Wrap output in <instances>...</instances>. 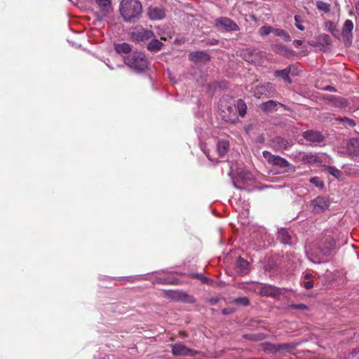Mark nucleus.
<instances>
[{
  "instance_id": "37998d69",
  "label": "nucleus",
  "mask_w": 359,
  "mask_h": 359,
  "mask_svg": "<svg viewBox=\"0 0 359 359\" xmlns=\"http://www.w3.org/2000/svg\"><path fill=\"white\" fill-rule=\"evenodd\" d=\"M303 44V41L296 39L293 41V45L295 48H299Z\"/></svg>"
},
{
  "instance_id": "c85d7f7f",
  "label": "nucleus",
  "mask_w": 359,
  "mask_h": 359,
  "mask_svg": "<svg viewBox=\"0 0 359 359\" xmlns=\"http://www.w3.org/2000/svg\"><path fill=\"white\" fill-rule=\"evenodd\" d=\"M273 34L276 36H280L286 42L291 41V37L289 34L283 29L273 28Z\"/></svg>"
},
{
  "instance_id": "c756f323",
  "label": "nucleus",
  "mask_w": 359,
  "mask_h": 359,
  "mask_svg": "<svg viewBox=\"0 0 359 359\" xmlns=\"http://www.w3.org/2000/svg\"><path fill=\"white\" fill-rule=\"evenodd\" d=\"M237 110L241 116H244L247 113V106L241 99L238 100L236 105Z\"/></svg>"
},
{
  "instance_id": "4be33fe9",
  "label": "nucleus",
  "mask_w": 359,
  "mask_h": 359,
  "mask_svg": "<svg viewBox=\"0 0 359 359\" xmlns=\"http://www.w3.org/2000/svg\"><path fill=\"white\" fill-rule=\"evenodd\" d=\"M163 43L158 39H156V36L150 39V41L147 45V48L151 52H158L161 50L163 46Z\"/></svg>"
},
{
  "instance_id": "412c9836",
  "label": "nucleus",
  "mask_w": 359,
  "mask_h": 359,
  "mask_svg": "<svg viewBox=\"0 0 359 359\" xmlns=\"http://www.w3.org/2000/svg\"><path fill=\"white\" fill-rule=\"evenodd\" d=\"M290 72H291V67L288 66L283 69L276 70L274 72V75L277 77H280L286 83H290L292 82V79L290 77Z\"/></svg>"
},
{
  "instance_id": "864d4df0",
  "label": "nucleus",
  "mask_w": 359,
  "mask_h": 359,
  "mask_svg": "<svg viewBox=\"0 0 359 359\" xmlns=\"http://www.w3.org/2000/svg\"><path fill=\"white\" fill-rule=\"evenodd\" d=\"M244 59L249 62H254V60L252 59V55H250L249 57H246L245 56Z\"/></svg>"
},
{
  "instance_id": "a18cd8bd",
  "label": "nucleus",
  "mask_w": 359,
  "mask_h": 359,
  "mask_svg": "<svg viewBox=\"0 0 359 359\" xmlns=\"http://www.w3.org/2000/svg\"><path fill=\"white\" fill-rule=\"evenodd\" d=\"M194 276H196V278H201L203 283H208L210 281V279L208 278L202 277V276L200 274H196Z\"/></svg>"
},
{
  "instance_id": "cd10ccee",
  "label": "nucleus",
  "mask_w": 359,
  "mask_h": 359,
  "mask_svg": "<svg viewBox=\"0 0 359 359\" xmlns=\"http://www.w3.org/2000/svg\"><path fill=\"white\" fill-rule=\"evenodd\" d=\"M114 49L118 53H129L131 51V46L128 43H116Z\"/></svg>"
},
{
  "instance_id": "ea45409f",
  "label": "nucleus",
  "mask_w": 359,
  "mask_h": 359,
  "mask_svg": "<svg viewBox=\"0 0 359 359\" xmlns=\"http://www.w3.org/2000/svg\"><path fill=\"white\" fill-rule=\"evenodd\" d=\"M290 308L292 309H301L304 310L306 309L308 307L304 304H292L290 306Z\"/></svg>"
},
{
  "instance_id": "f03ea898",
  "label": "nucleus",
  "mask_w": 359,
  "mask_h": 359,
  "mask_svg": "<svg viewBox=\"0 0 359 359\" xmlns=\"http://www.w3.org/2000/svg\"><path fill=\"white\" fill-rule=\"evenodd\" d=\"M299 345V342L283 343V344H272L271 342H263L260 344L262 351L266 354H276L282 352L283 355L286 353H291Z\"/></svg>"
},
{
  "instance_id": "a211bd4d",
  "label": "nucleus",
  "mask_w": 359,
  "mask_h": 359,
  "mask_svg": "<svg viewBox=\"0 0 359 359\" xmlns=\"http://www.w3.org/2000/svg\"><path fill=\"white\" fill-rule=\"evenodd\" d=\"M189 59L191 62L196 63L208 61L210 60V56L205 51L198 50L190 53L189 55Z\"/></svg>"
},
{
  "instance_id": "3c124183",
  "label": "nucleus",
  "mask_w": 359,
  "mask_h": 359,
  "mask_svg": "<svg viewBox=\"0 0 359 359\" xmlns=\"http://www.w3.org/2000/svg\"><path fill=\"white\" fill-rule=\"evenodd\" d=\"M278 105H280V107H282L285 110H287V111H290V108L289 107H287V105L285 104H283L280 102H278Z\"/></svg>"
},
{
  "instance_id": "6e6d98bb",
  "label": "nucleus",
  "mask_w": 359,
  "mask_h": 359,
  "mask_svg": "<svg viewBox=\"0 0 359 359\" xmlns=\"http://www.w3.org/2000/svg\"><path fill=\"white\" fill-rule=\"evenodd\" d=\"M201 128H195L196 132V133H198V137H199V139H201V136H200V135H201Z\"/></svg>"
},
{
  "instance_id": "c03bdc74",
  "label": "nucleus",
  "mask_w": 359,
  "mask_h": 359,
  "mask_svg": "<svg viewBox=\"0 0 359 359\" xmlns=\"http://www.w3.org/2000/svg\"><path fill=\"white\" fill-rule=\"evenodd\" d=\"M312 278H313L312 273H306L304 274L302 280H311Z\"/></svg>"
},
{
  "instance_id": "2eb2a0df",
  "label": "nucleus",
  "mask_w": 359,
  "mask_h": 359,
  "mask_svg": "<svg viewBox=\"0 0 359 359\" xmlns=\"http://www.w3.org/2000/svg\"><path fill=\"white\" fill-rule=\"evenodd\" d=\"M302 137L307 142H309L311 144L320 143L324 140V137L321 133L313 130H308L304 131L302 133Z\"/></svg>"
},
{
  "instance_id": "5fc2aeb1",
  "label": "nucleus",
  "mask_w": 359,
  "mask_h": 359,
  "mask_svg": "<svg viewBox=\"0 0 359 359\" xmlns=\"http://www.w3.org/2000/svg\"><path fill=\"white\" fill-rule=\"evenodd\" d=\"M355 11H356L357 15L359 17V1L355 3Z\"/></svg>"
},
{
  "instance_id": "bb28decb",
  "label": "nucleus",
  "mask_w": 359,
  "mask_h": 359,
  "mask_svg": "<svg viewBox=\"0 0 359 359\" xmlns=\"http://www.w3.org/2000/svg\"><path fill=\"white\" fill-rule=\"evenodd\" d=\"M267 335L264 333L245 334L243 338L252 341H260L265 339Z\"/></svg>"
},
{
  "instance_id": "a878e982",
  "label": "nucleus",
  "mask_w": 359,
  "mask_h": 359,
  "mask_svg": "<svg viewBox=\"0 0 359 359\" xmlns=\"http://www.w3.org/2000/svg\"><path fill=\"white\" fill-rule=\"evenodd\" d=\"M353 23L351 20H346L341 30V34L344 37H348L351 36L352 31L353 29Z\"/></svg>"
},
{
  "instance_id": "72a5a7b5",
  "label": "nucleus",
  "mask_w": 359,
  "mask_h": 359,
  "mask_svg": "<svg viewBox=\"0 0 359 359\" xmlns=\"http://www.w3.org/2000/svg\"><path fill=\"white\" fill-rule=\"evenodd\" d=\"M234 303L239 305L248 306L250 304V301L248 297H242L235 299Z\"/></svg>"
},
{
  "instance_id": "8fccbe9b",
  "label": "nucleus",
  "mask_w": 359,
  "mask_h": 359,
  "mask_svg": "<svg viewBox=\"0 0 359 359\" xmlns=\"http://www.w3.org/2000/svg\"><path fill=\"white\" fill-rule=\"evenodd\" d=\"M242 173H244L245 176L243 177L245 180H250V173L248 172H245V171H242L239 173V175H241Z\"/></svg>"
},
{
  "instance_id": "7ed1b4c3",
  "label": "nucleus",
  "mask_w": 359,
  "mask_h": 359,
  "mask_svg": "<svg viewBox=\"0 0 359 359\" xmlns=\"http://www.w3.org/2000/svg\"><path fill=\"white\" fill-rule=\"evenodd\" d=\"M124 62L130 68L137 72L144 71L148 66L147 60L142 53H134L124 58Z\"/></svg>"
},
{
  "instance_id": "09e8293b",
  "label": "nucleus",
  "mask_w": 359,
  "mask_h": 359,
  "mask_svg": "<svg viewBox=\"0 0 359 359\" xmlns=\"http://www.w3.org/2000/svg\"><path fill=\"white\" fill-rule=\"evenodd\" d=\"M307 258H308V259H309L310 262H313V263H314V264H320V263L322 262H321V261H320V260H317V261L314 260V259H313L310 255H309L308 254H307Z\"/></svg>"
},
{
  "instance_id": "c9c22d12",
  "label": "nucleus",
  "mask_w": 359,
  "mask_h": 359,
  "mask_svg": "<svg viewBox=\"0 0 359 359\" xmlns=\"http://www.w3.org/2000/svg\"><path fill=\"white\" fill-rule=\"evenodd\" d=\"M309 182L311 184H314L316 187H318V188L323 187V182L318 177H311L309 180Z\"/></svg>"
},
{
  "instance_id": "603ef678",
  "label": "nucleus",
  "mask_w": 359,
  "mask_h": 359,
  "mask_svg": "<svg viewBox=\"0 0 359 359\" xmlns=\"http://www.w3.org/2000/svg\"><path fill=\"white\" fill-rule=\"evenodd\" d=\"M358 352H356L355 351H353L351 353H350L348 358L353 359L355 356L358 354Z\"/></svg>"
},
{
  "instance_id": "a19ab883",
  "label": "nucleus",
  "mask_w": 359,
  "mask_h": 359,
  "mask_svg": "<svg viewBox=\"0 0 359 359\" xmlns=\"http://www.w3.org/2000/svg\"><path fill=\"white\" fill-rule=\"evenodd\" d=\"M156 282L157 283H161V284H165V283L172 284V283H174V281H172L170 279H165V278H158L156 279Z\"/></svg>"
},
{
  "instance_id": "f257e3e1",
  "label": "nucleus",
  "mask_w": 359,
  "mask_h": 359,
  "mask_svg": "<svg viewBox=\"0 0 359 359\" xmlns=\"http://www.w3.org/2000/svg\"><path fill=\"white\" fill-rule=\"evenodd\" d=\"M119 12L124 22H137L142 12V4L139 0H122L119 4Z\"/></svg>"
},
{
  "instance_id": "9b49d317",
  "label": "nucleus",
  "mask_w": 359,
  "mask_h": 359,
  "mask_svg": "<svg viewBox=\"0 0 359 359\" xmlns=\"http://www.w3.org/2000/svg\"><path fill=\"white\" fill-rule=\"evenodd\" d=\"M274 91V86L271 83L257 86L253 89V95L257 98L270 97Z\"/></svg>"
},
{
  "instance_id": "e2e57ef3",
  "label": "nucleus",
  "mask_w": 359,
  "mask_h": 359,
  "mask_svg": "<svg viewBox=\"0 0 359 359\" xmlns=\"http://www.w3.org/2000/svg\"><path fill=\"white\" fill-rule=\"evenodd\" d=\"M118 67H123V65H118Z\"/></svg>"
},
{
  "instance_id": "49530a36",
  "label": "nucleus",
  "mask_w": 359,
  "mask_h": 359,
  "mask_svg": "<svg viewBox=\"0 0 359 359\" xmlns=\"http://www.w3.org/2000/svg\"><path fill=\"white\" fill-rule=\"evenodd\" d=\"M209 302H210V304L215 305V304H217L219 302V298L213 297V298H211L209 300Z\"/></svg>"
},
{
  "instance_id": "2f4dec72",
  "label": "nucleus",
  "mask_w": 359,
  "mask_h": 359,
  "mask_svg": "<svg viewBox=\"0 0 359 359\" xmlns=\"http://www.w3.org/2000/svg\"><path fill=\"white\" fill-rule=\"evenodd\" d=\"M273 27L271 26H262L259 29V33L261 36H266L271 33H273Z\"/></svg>"
},
{
  "instance_id": "13d9d810",
  "label": "nucleus",
  "mask_w": 359,
  "mask_h": 359,
  "mask_svg": "<svg viewBox=\"0 0 359 359\" xmlns=\"http://www.w3.org/2000/svg\"><path fill=\"white\" fill-rule=\"evenodd\" d=\"M213 41H212V42L210 43V44H212V45H215V44H217V40H215V39H214Z\"/></svg>"
},
{
  "instance_id": "f704fd0d",
  "label": "nucleus",
  "mask_w": 359,
  "mask_h": 359,
  "mask_svg": "<svg viewBox=\"0 0 359 359\" xmlns=\"http://www.w3.org/2000/svg\"><path fill=\"white\" fill-rule=\"evenodd\" d=\"M294 20L296 27L301 31H304L305 29V27L303 25V21L301 19V17L299 15H295Z\"/></svg>"
},
{
  "instance_id": "20e7f679",
  "label": "nucleus",
  "mask_w": 359,
  "mask_h": 359,
  "mask_svg": "<svg viewBox=\"0 0 359 359\" xmlns=\"http://www.w3.org/2000/svg\"><path fill=\"white\" fill-rule=\"evenodd\" d=\"M262 154L270 164L283 168L285 172H294L296 170L293 165L283 157L273 155L268 151H264Z\"/></svg>"
},
{
  "instance_id": "e433bc0d",
  "label": "nucleus",
  "mask_w": 359,
  "mask_h": 359,
  "mask_svg": "<svg viewBox=\"0 0 359 359\" xmlns=\"http://www.w3.org/2000/svg\"><path fill=\"white\" fill-rule=\"evenodd\" d=\"M317 7L318 9L323 11L325 12H328L330 11V5L327 3H325L323 1H318L317 2Z\"/></svg>"
},
{
  "instance_id": "473e14b6",
  "label": "nucleus",
  "mask_w": 359,
  "mask_h": 359,
  "mask_svg": "<svg viewBox=\"0 0 359 359\" xmlns=\"http://www.w3.org/2000/svg\"><path fill=\"white\" fill-rule=\"evenodd\" d=\"M327 170L329 173L333 175L336 178H339L341 175V172L339 170L333 166H327Z\"/></svg>"
},
{
  "instance_id": "5701e85b",
  "label": "nucleus",
  "mask_w": 359,
  "mask_h": 359,
  "mask_svg": "<svg viewBox=\"0 0 359 359\" xmlns=\"http://www.w3.org/2000/svg\"><path fill=\"white\" fill-rule=\"evenodd\" d=\"M278 106V102L274 100H269L265 102H262L259 107L261 110L265 113H270L276 111V107Z\"/></svg>"
},
{
  "instance_id": "58836bf2",
  "label": "nucleus",
  "mask_w": 359,
  "mask_h": 359,
  "mask_svg": "<svg viewBox=\"0 0 359 359\" xmlns=\"http://www.w3.org/2000/svg\"><path fill=\"white\" fill-rule=\"evenodd\" d=\"M301 285L306 290H311L313 287V283L312 280H301Z\"/></svg>"
},
{
  "instance_id": "393cba45",
  "label": "nucleus",
  "mask_w": 359,
  "mask_h": 359,
  "mask_svg": "<svg viewBox=\"0 0 359 359\" xmlns=\"http://www.w3.org/2000/svg\"><path fill=\"white\" fill-rule=\"evenodd\" d=\"M229 147V142L226 140H219L217 142V151L220 156L226 154Z\"/></svg>"
},
{
  "instance_id": "052dcab7",
  "label": "nucleus",
  "mask_w": 359,
  "mask_h": 359,
  "mask_svg": "<svg viewBox=\"0 0 359 359\" xmlns=\"http://www.w3.org/2000/svg\"><path fill=\"white\" fill-rule=\"evenodd\" d=\"M339 102H340V104H343L344 103V100H342V99L339 100Z\"/></svg>"
},
{
  "instance_id": "0e129e2a",
  "label": "nucleus",
  "mask_w": 359,
  "mask_h": 359,
  "mask_svg": "<svg viewBox=\"0 0 359 359\" xmlns=\"http://www.w3.org/2000/svg\"><path fill=\"white\" fill-rule=\"evenodd\" d=\"M358 170L359 171V166H358Z\"/></svg>"
},
{
  "instance_id": "f3484780",
  "label": "nucleus",
  "mask_w": 359,
  "mask_h": 359,
  "mask_svg": "<svg viewBox=\"0 0 359 359\" xmlns=\"http://www.w3.org/2000/svg\"><path fill=\"white\" fill-rule=\"evenodd\" d=\"M99 8L100 14L102 17L107 16L112 11V6L110 0H95Z\"/></svg>"
},
{
  "instance_id": "ddd939ff",
  "label": "nucleus",
  "mask_w": 359,
  "mask_h": 359,
  "mask_svg": "<svg viewBox=\"0 0 359 359\" xmlns=\"http://www.w3.org/2000/svg\"><path fill=\"white\" fill-rule=\"evenodd\" d=\"M271 145L275 151H282L291 147L293 145V142L292 140L278 136L271 140Z\"/></svg>"
},
{
  "instance_id": "6e6552de",
  "label": "nucleus",
  "mask_w": 359,
  "mask_h": 359,
  "mask_svg": "<svg viewBox=\"0 0 359 359\" xmlns=\"http://www.w3.org/2000/svg\"><path fill=\"white\" fill-rule=\"evenodd\" d=\"M215 25L219 29L224 32L238 31V25L231 18L226 17H220L215 20Z\"/></svg>"
},
{
  "instance_id": "f8f14e48",
  "label": "nucleus",
  "mask_w": 359,
  "mask_h": 359,
  "mask_svg": "<svg viewBox=\"0 0 359 359\" xmlns=\"http://www.w3.org/2000/svg\"><path fill=\"white\" fill-rule=\"evenodd\" d=\"M252 285L255 287V290L259 285H261L259 294L262 297H278L280 294V288L274 285L262 283H252Z\"/></svg>"
},
{
  "instance_id": "7c9ffc66",
  "label": "nucleus",
  "mask_w": 359,
  "mask_h": 359,
  "mask_svg": "<svg viewBox=\"0 0 359 359\" xmlns=\"http://www.w3.org/2000/svg\"><path fill=\"white\" fill-rule=\"evenodd\" d=\"M236 266L239 269L240 271L245 272L248 269V262L241 257H239L236 260Z\"/></svg>"
},
{
  "instance_id": "1a4fd4ad",
  "label": "nucleus",
  "mask_w": 359,
  "mask_h": 359,
  "mask_svg": "<svg viewBox=\"0 0 359 359\" xmlns=\"http://www.w3.org/2000/svg\"><path fill=\"white\" fill-rule=\"evenodd\" d=\"M336 248L335 241L331 236H326L322 238L318 244L320 252L324 256L331 255Z\"/></svg>"
},
{
  "instance_id": "4468645a",
  "label": "nucleus",
  "mask_w": 359,
  "mask_h": 359,
  "mask_svg": "<svg viewBox=\"0 0 359 359\" xmlns=\"http://www.w3.org/2000/svg\"><path fill=\"white\" fill-rule=\"evenodd\" d=\"M172 353L176 356H194L198 351L188 348L182 343H176L172 346Z\"/></svg>"
},
{
  "instance_id": "aec40b11",
  "label": "nucleus",
  "mask_w": 359,
  "mask_h": 359,
  "mask_svg": "<svg viewBox=\"0 0 359 359\" xmlns=\"http://www.w3.org/2000/svg\"><path fill=\"white\" fill-rule=\"evenodd\" d=\"M170 297L175 301H182L188 303L194 302V298L184 292H172Z\"/></svg>"
},
{
  "instance_id": "39448f33",
  "label": "nucleus",
  "mask_w": 359,
  "mask_h": 359,
  "mask_svg": "<svg viewBox=\"0 0 359 359\" xmlns=\"http://www.w3.org/2000/svg\"><path fill=\"white\" fill-rule=\"evenodd\" d=\"M219 110L222 118L226 122L235 123L238 118L236 115V107L233 104L221 100L219 103Z\"/></svg>"
},
{
  "instance_id": "0eeeda50",
  "label": "nucleus",
  "mask_w": 359,
  "mask_h": 359,
  "mask_svg": "<svg viewBox=\"0 0 359 359\" xmlns=\"http://www.w3.org/2000/svg\"><path fill=\"white\" fill-rule=\"evenodd\" d=\"M330 205L329 198L325 196L316 197L311 201L310 208L312 212L319 214L325 211Z\"/></svg>"
},
{
  "instance_id": "dca6fc26",
  "label": "nucleus",
  "mask_w": 359,
  "mask_h": 359,
  "mask_svg": "<svg viewBox=\"0 0 359 359\" xmlns=\"http://www.w3.org/2000/svg\"><path fill=\"white\" fill-rule=\"evenodd\" d=\"M147 14L151 20H160L165 18V9L161 6H149Z\"/></svg>"
},
{
  "instance_id": "4d7b16f0",
  "label": "nucleus",
  "mask_w": 359,
  "mask_h": 359,
  "mask_svg": "<svg viewBox=\"0 0 359 359\" xmlns=\"http://www.w3.org/2000/svg\"><path fill=\"white\" fill-rule=\"evenodd\" d=\"M326 90H328L330 91H334V87H332L330 86H327L326 88H325Z\"/></svg>"
},
{
  "instance_id": "79ce46f5",
  "label": "nucleus",
  "mask_w": 359,
  "mask_h": 359,
  "mask_svg": "<svg viewBox=\"0 0 359 359\" xmlns=\"http://www.w3.org/2000/svg\"><path fill=\"white\" fill-rule=\"evenodd\" d=\"M126 279H127L128 281L134 282L135 280H142V277L141 276H128V277H126Z\"/></svg>"
},
{
  "instance_id": "bf43d9fd",
  "label": "nucleus",
  "mask_w": 359,
  "mask_h": 359,
  "mask_svg": "<svg viewBox=\"0 0 359 359\" xmlns=\"http://www.w3.org/2000/svg\"><path fill=\"white\" fill-rule=\"evenodd\" d=\"M108 66V67L110 69H114V67H111V65H107Z\"/></svg>"
},
{
  "instance_id": "de8ad7c7",
  "label": "nucleus",
  "mask_w": 359,
  "mask_h": 359,
  "mask_svg": "<svg viewBox=\"0 0 359 359\" xmlns=\"http://www.w3.org/2000/svg\"><path fill=\"white\" fill-rule=\"evenodd\" d=\"M107 355L105 354H99L94 355L93 359H107Z\"/></svg>"
},
{
  "instance_id": "4c0bfd02",
  "label": "nucleus",
  "mask_w": 359,
  "mask_h": 359,
  "mask_svg": "<svg viewBox=\"0 0 359 359\" xmlns=\"http://www.w3.org/2000/svg\"><path fill=\"white\" fill-rule=\"evenodd\" d=\"M341 122L344 123L346 127H353L356 124L355 121L352 119H350L348 118L344 117L343 118L340 119Z\"/></svg>"
},
{
  "instance_id": "9d476101",
  "label": "nucleus",
  "mask_w": 359,
  "mask_h": 359,
  "mask_svg": "<svg viewBox=\"0 0 359 359\" xmlns=\"http://www.w3.org/2000/svg\"><path fill=\"white\" fill-rule=\"evenodd\" d=\"M294 158L297 161L304 164H315L320 163V157L315 153L312 152H297L292 154Z\"/></svg>"
},
{
  "instance_id": "423d86ee",
  "label": "nucleus",
  "mask_w": 359,
  "mask_h": 359,
  "mask_svg": "<svg viewBox=\"0 0 359 359\" xmlns=\"http://www.w3.org/2000/svg\"><path fill=\"white\" fill-rule=\"evenodd\" d=\"M130 39L135 43L145 42L155 37L154 32L142 27L133 30L130 33Z\"/></svg>"
},
{
  "instance_id": "680f3d73",
  "label": "nucleus",
  "mask_w": 359,
  "mask_h": 359,
  "mask_svg": "<svg viewBox=\"0 0 359 359\" xmlns=\"http://www.w3.org/2000/svg\"><path fill=\"white\" fill-rule=\"evenodd\" d=\"M222 313H224V314H226V311L224 310V311H222Z\"/></svg>"
},
{
  "instance_id": "b1692460",
  "label": "nucleus",
  "mask_w": 359,
  "mask_h": 359,
  "mask_svg": "<svg viewBox=\"0 0 359 359\" xmlns=\"http://www.w3.org/2000/svg\"><path fill=\"white\" fill-rule=\"evenodd\" d=\"M348 151L351 155L359 154V139L352 138L347 144Z\"/></svg>"
},
{
  "instance_id": "6ab92c4d",
  "label": "nucleus",
  "mask_w": 359,
  "mask_h": 359,
  "mask_svg": "<svg viewBox=\"0 0 359 359\" xmlns=\"http://www.w3.org/2000/svg\"><path fill=\"white\" fill-rule=\"evenodd\" d=\"M278 239L285 245H292V239L289 231L284 228L278 231Z\"/></svg>"
}]
</instances>
